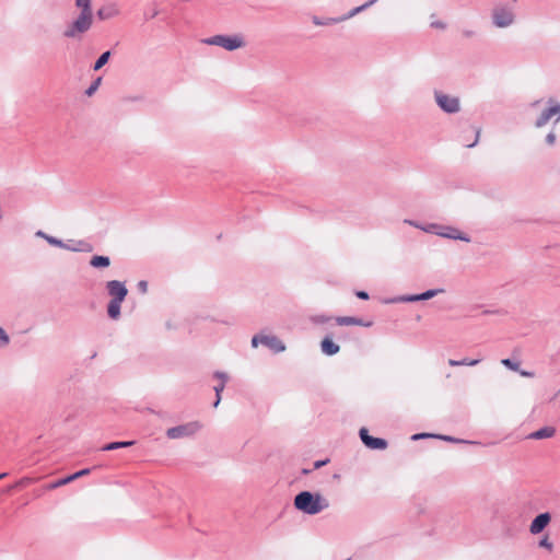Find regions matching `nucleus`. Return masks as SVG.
I'll use <instances>...</instances> for the list:
<instances>
[{
	"instance_id": "1",
	"label": "nucleus",
	"mask_w": 560,
	"mask_h": 560,
	"mask_svg": "<svg viewBox=\"0 0 560 560\" xmlns=\"http://www.w3.org/2000/svg\"><path fill=\"white\" fill-rule=\"evenodd\" d=\"M329 505L328 499L319 492L302 491L294 498L295 509L308 515H316L327 510Z\"/></svg>"
},
{
	"instance_id": "2",
	"label": "nucleus",
	"mask_w": 560,
	"mask_h": 560,
	"mask_svg": "<svg viewBox=\"0 0 560 560\" xmlns=\"http://www.w3.org/2000/svg\"><path fill=\"white\" fill-rule=\"evenodd\" d=\"M424 232L435 234L450 240H458L466 243H469L471 240L470 237L459 231L458 229L451 226V225H442L436 223H429L427 224V229H424Z\"/></svg>"
},
{
	"instance_id": "3",
	"label": "nucleus",
	"mask_w": 560,
	"mask_h": 560,
	"mask_svg": "<svg viewBox=\"0 0 560 560\" xmlns=\"http://www.w3.org/2000/svg\"><path fill=\"white\" fill-rule=\"evenodd\" d=\"M93 22V14L80 13L79 16L65 30L63 36L67 38H80L88 32Z\"/></svg>"
},
{
	"instance_id": "4",
	"label": "nucleus",
	"mask_w": 560,
	"mask_h": 560,
	"mask_svg": "<svg viewBox=\"0 0 560 560\" xmlns=\"http://www.w3.org/2000/svg\"><path fill=\"white\" fill-rule=\"evenodd\" d=\"M202 43L211 46H219L229 51H233L235 49L242 48L245 43L240 35H214L208 38H205Z\"/></svg>"
},
{
	"instance_id": "5",
	"label": "nucleus",
	"mask_w": 560,
	"mask_h": 560,
	"mask_svg": "<svg viewBox=\"0 0 560 560\" xmlns=\"http://www.w3.org/2000/svg\"><path fill=\"white\" fill-rule=\"evenodd\" d=\"M200 429L201 424L198 421H191L167 429L166 436L170 440L190 438L194 436Z\"/></svg>"
},
{
	"instance_id": "6",
	"label": "nucleus",
	"mask_w": 560,
	"mask_h": 560,
	"mask_svg": "<svg viewBox=\"0 0 560 560\" xmlns=\"http://www.w3.org/2000/svg\"><path fill=\"white\" fill-rule=\"evenodd\" d=\"M434 100L438 106L446 114H456L460 110V102L457 96L434 91Z\"/></svg>"
},
{
	"instance_id": "7",
	"label": "nucleus",
	"mask_w": 560,
	"mask_h": 560,
	"mask_svg": "<svg viewBox=\"0 0 560 560\" xmlns=\"http://www.w3.org/2000/svg\"><path fill=\"white\" fill-rule=\"evenodd\" d=\"M552 117H556L555 125L560 122V104L555 100L549 98L548 107L540 113V115L535 120L534 126L536 128H542Z\"/></svg>"
},
{
	"instance_id": "8",
	"label": "nucleus",
	"mask_w": 560,
	"mask_h": 560,
	"mask_svg": "<svg viewBox=\"0 0 560 560\" xmlns=\"http://www.w3.org/2000/svg\"><path fill=\"white\" fill-rule=\"evenodd\" d=\"M258 345H262L276 353L283 352L285 350V345L277 336L273 335H255L252 338V346L257 348Z\"/></svg>"
},
{
	"instance_id": "9",
	"label": "nucleus",
	"mask_w": 560,
	"mask_h": 560,
	"mask_svg": "<svg viewBox=\"0 0 560 560\" xmlns=\"http://www.w3.org/2000/svg\"><path fill=\"white\" fill-rule=\"evenodd\" d=\"M443 292H444L443 289H431V290H428L420 294H407V295L395 296L393 299L387 300L386 303H409V302L427 301V300H430Z\"/></svg>"
},
{
	"instance_id": "10",
	"label": "nucleus",
	"mask_w": 560,
	"mask_h": 560,
	"mask_svg": "<svg viewBox=\"0 0 560 560\" xmlns=\"http://www.w3.org/2000/svg\"><path fill=\"white\" fill-rule=\"evenodd\" d=\"M492 22L497 27H508L514 22V13L505 5L497 7L492 11Z\"/></svg>"
},
{
	"instance_id": "11",
	"label": "nucleus",
	"mask_w": 560,
	"mask_h": 560,
	"mask_svg": "<svg viewBox=\"0 0 560 560\" xmlns=\"http://www.w3.org/2000/svg\"><path fill=\"white\" fill-rule=\"evenodd\" d=\"M106 290L113 301H125L128 290L124 282L110 280L106 283Z\"/></svg>"
},
{
	"instance_id": "12",
	"label": "nucleus",
	"mask_w": 560,
	"mask_h": 560,
	"mask_svg": "<svg viewBox=\"0 0 560 560\" xmlns=\"http://www.w3.org/2000/svg\"><path fill=\"white\" fill-rule=\"evenodd\" d=\"M362 443L371 450H385L387 441L381 438H374L369 434L368 429L361 428L359 432Z\"/></svg>"
},
{
	"instance_id": "13",
	"label": "nucleus",
	"mask_w": 560,
	"mask_h": 560,
	"mask_svg": "<svg viewBox=\"0 0 560 560\" xmlns=\"http://www.w3.org/2000/svg\"><path fill=\"white\" fill-rule=\"evenodd\" d=\"M551 516L548 512L541 513L537 515L530 523L529 530L532 534L536 535L541 533L546 526L549 524Z\"/></svg>"
},
{
	"instance_id": "14",
	"label": "nucleus",
	"mask_w": 560,
	"mask_h": 560,
	"mask_svg": "<svg viewBox=\"0 0 560 560\" xmlns=\"http://www.w3.org/2000/svg\"><path fill=\"white\" fill-rule=\"evenodd\" d=\"M213 377L220 381V383L213 387L217 397L213 407L217 408L221 401V393L224 390L225 383L229 381V375L225 372L217 371L213 373Z\"/></svg>"
},
{
	"instance_id": "15",
	"label": "nucleus",
	"mask_w": 560,
	"mask_h": 560,
	"mask_svg": "<svg viewBox=\"0 0 560 560\" xmlns=\"http://www.w3.org/2000/svg\"><path fill=\"white\" fill-rule=\"evenodd\" d=\"M336 323L340 326H363V327H371L373 323L371 320L364 322L363 319L359 317L353 316H338L335 318Z\"/></svg>"
},
{
	"instance_id": "16",
	"label": "nucleus",
	"mask_w": 560,
	"mask_h": 560,
	"mask_svg": "<svg viewBox=\"0 0 560 560\" xmlns=\"http://www.w3.org/2000/svg\"><path fill=\"white\" fill-rule=\"evenodd\" d=\"M35 236L45 240L51 246L59 247V248H62V249H65V247H68V243H66L62 240L57 238V237H55L52 235H49V234L45 233L42 230H38L35 233Z\"/></svg>"
},
{
	"instance_id": "17",
	"label": "nucleus",
	"mask_w": 560,
	"mask_h": 560,
	"mask_svg": "<svg viewBox=\"0 0 560 560\" xmlns=\"http://www.w3.org/2000/svg\"><path fill=\"white\" fill-rule=\"evenodd\" d=\"M320 350L326 355H335L339 352L340 347L330 337H325L320 342Z\"/></svg>"
},
{
	"instance_id": "18",
	"label": "nucleus",
	"mask_w": 560,
	"mask_h": 560,
	"mask_svg": "<svg viewBox=\"0 0 560 560\" xmlns=\"http://www.w3.org/2000/svg\"><path fill=\"white\" fill-rule=\"evenodd\" d=\"M100 20H108L119 14V10L115 3L107 4L97 11Z\"/></svg>"
},
{
	"instance_id": "19",
	"label": "nucleus",
	"mask_w": 560,
	"mask_h": 560,
	"mask_svg": "<svg viewBox=\"0 0 560 560\" xmlns=\"http://www.w3.org/2000/svg\"><path fill=\"white\" fill-rule=\"evenodd\" d=\"M556 433V429L553 427H544L537 431L532 432L528 435V439L533 440H542L552 438Z\"/></svg>"
},
{
	"instance_id": "20",
	"label": "nucleus",
	"mask_w": 560,
	"mask_h": 560,
	"mask_svg": "<svg viewBox=\"0 0 560 560\" xmlns=\"http://www.w3.org/2000/svg\"><path fill=\"white\" fill-rule=\"evenodd\" d=\"M377 0H369L368 2L363 3L362 5L360 7H357V8H353L351 11H349L346 15H343L342 18L340 19H337V20H332L334 22H341V21H346L348 19H351L353 18L354 15L359 14L360 12L366 10L368 8H370L371 5H373Z\"/></svg>"
},
{
	"instance_id": "21",
	"label": "nucleus",
	"mask_w": 560,
	"mask_h": 560,
	"mask_svg": "<svg viewBox=\"0 0 560 560\" xmlns=\"http://www.w3.org/2000/svg\"><path fill=\"white\" fill-rule=\"evenodd\" d=\"M70 243H73V247H70V244L68 243V247H65V249L70 252H92L93 247L86 243L85 241H69Z\"/></svg>"
},
{
	"instance_id": "22",
	"label": "nucleus",
	"mask_w": 560,
	"mask_h": 560,
	"mask_svg": "<svg viewBox=\"0 0 560 560\" xmlns=\"http://www.w3.org/2000/svg\"><path fill=\"white\" fill-rule=\"evenodd\" d=\"M124 301L110 300L107 305V314L112 319H118L120 316V307Z\"/></svg>"
},
{
	"instance_id": "23",
	"label": "nucleus",
	"mask_w": 560,
	"mask_h": 560,
	"mask_svg": "<svg viewBox=\"0 0 560 560\" xmlns=\"http://www.w3.org/2000/svg\"><path fill=\"white\" fill-rule=\"evenodd\" d=\"M90 265L94 268H105L110 265V259L107 256H93L90 260Z\"/></svg>"
},
{
	"instance_id": "24",
	"label": "nucleus",
	"mask_w": 560,
	"mask_h": 560,
	"mask_svg": "<svg viewBox=\"0 0 560 560\" xmlns=\"http://www.w3.org/2000/svg\"><path fill=\"white\" fill-rule=\"evenodd\" d=\"M135 444V441H121V442H112L102 447V451H115L122 447H129Z\"/></svg>"
},
{
	"instance_id": "25",
	"label": "nucleus",
	"mask_w": 560,
	"mask_h": 560,
	"mask_svg": "<svg viewBox=\"0 0 560 560\" xmlns=\"http://www.w3.org/2000/svg\"><path fill=\"white\" fill-rule=\"evenodd\" d=\"M109 57H110V51L107 50L105 52H103L98 58L97 60L95 61L94 66H93V70L94 71H97L100 70L102 67H104L108 60H109Z\"/></svg>"
},
{
	"instance_id": "26",
	"label": "nucleus",
	"mask_w": 560,
	"mask_h": 560,
	"mask_svg": "<svg viewBox=\"0 0 560 560\" xmlns=\"http://www.w3.org/2000/svg\"><path fill=\"white\" fill-rule=\"evenodd\" d=\"M75 5L81 9V13L92 14L91 0H75Z\"/></svg>"
},
{
	"instance_id": "27",
	"label": "nucleus",
	"mask_w": 560,
	"mask_h": 560,
	"mask_svg": "<svg viewBox=\"0 0 560 560\" xmlns=\"http://www.w3.org/2000/svg\"><path fill=\"white\" fill-rule=\"evenodd\" d=\"M101 83H102V78L101 77L96 78L92 82V84L86 89L85 94L88 96H92L97 91V89L100 88Z\"/></svg>"
},
{
	"instance_id": "28",
	"label": "nucleus",
	"mask_w": 560,
	"mask_h": 560,
	"mask_svg": "<svg viewBox=\"0 0 560 560\" xmlns=\"http://www.w3.org/2000/svg\"><path fill=\"white\" fill-rule=\"evenodd\" d=\"M436 439H440V440H443V441H446V442H452V443H469V444H474L475 443V442H471V441L456 439V438H453V436H450V435H443V434H436Z\"/></svg>"
},
{
	"instance_id": "29",
	"label": "nucleus",
	"mask_w": 560,
	"mask_h": 560,
	"mask_svg": "<svg viewBox=\"0 0 560 560\" xmlns=\"http://www.w3.org/2000/svg\"><path fill=\"white\" fill-rule=\"evenodd\" d=\"M557 141V136L553 130H550L547 136L545 137V142L548 147H553Z\"/></svg>"
},
{
	"instance_id": "30",
	"label": "nucleus",
	"mask_w": 560,
	"mask_h": 560,
	"mask_svg": "<svg viewBox=\"0 0 560 560\" xmlns=\"http://www.w3.org/2000/svg\"><path fill=\"white\" fill-rule=\"evenodd\" d=\"M501 363L512 371H518L520 364L517 362L512 361L511 359H503L501 360Z\"/></svg>"
},
{
	"instance_id": "31",
	"label": "nucleus",
	"mask_w": 560,
	"mask_h": 560,
	"mask_svg": "<svg viewBox=\"0 0 560 560\" xmlns=\"http://www.w3.org/2000/svg\"><path fill=\"white\" fill-rule=\"evenodd\" d=\"M73 480H74V479H73V476H72V475H70V476H68V477H66V478H62V479L58 480L57 482H55V483L50 485V486H49V488H50V489H54V488H57V487H59V486L67 485V483L71 482V481H73Z\"/></svg>"
},
{
	"instance_id": "32",
	"label": "nucleus",
	"mask_w": 560,
	"mask_h": 560,
	"mask_svg": "<svg viewBox=\"0 0 560 560\" xmlns=\"http://www.w3.org/2000/svg\"><path fill=\"white\" fill-rule=\"evenodd\" d=\"M10 341V338L8 336V334L5 332V330L0 327V347H4L9 343Z\"/></svg>"
},
{
	"instance_id": "33",
	"label": "nucleus",
	"mask_w": 560,
	"mask_h": 560,
	"mask_svg": "<svg viewBox=\"0 0 560 560\" xmlns=\"http://www.w3.org/2000/svg\"><path fill=\"white\" fill-rule=\"evenodd\" d=\"M538 545H539V547H541V548H546V549H548V550H552V548H553V545H552V542L549 540L548 536H545L544 538H541V539L539 540V544H538Z\"/></svg>"
},
{
	"instance_id": "34",
	"label": "nucleus",
	"mask_w": 560,
	"mask_h": 560,
	"mask_svg": "<svg viewBox=\"0 0 560 560\" xmlns=\"http://www.w3.org/2000/svg\"><path fill=\"white\" fill-rule=\"evenodd\" d=\"M430 438H434L436 439V434H432V433H416L411 436V439L413 441H418V440H422V439H430Z\"/></svg>"
},
{
	"instance_id": "35",
	"label": "nucleus",
	"mask_w": 560,
	"mask_h": 560,
	"mask_svg": "<svg viewBox=\"0 0 560 560\" xmlns=\"http://www.w3.org/2000/svg\"><path fill=\"white\" fill-rule=\"evenodd\" d=\"M328 320H330V317L325 315H315L312 317V322L315 324H324L327 323Z\"/></svg>"
},
{
	"instance_id": "36",
	"label": "nucleus",
	"mask_w": 560,
	"mask_h": 560,
	"mask_svg": "<svg viewBox=\"0 0 560 560\" xmlns=\"http://www.w3.org/2000/svg\"><path fill=\"white\" fill-rule=\"evenodd\" d=\"M404 222H405L406 224H409V225H411V226H413V228H416V229H419V230H421V231H423V232H424V229H427V224H420V223H419V222H417V221H412V220H408V219H406V220H404Z\"/></svg>"
},
{
	"instance_id": "37",
	"label": "nucleus",
	"mask_w": 560,
	"mask_h": 560,
	"mask_svg": "<svg viewBox=\"0 0 560 560\" xmlns=\"http://www.w3.org/2000/svg\"><path fill=\"white\" fill-rule=\"evenodd\" d=\"M137 289L140 293L145 294L148 292V282L145 280L139 281Z\"/></svg>"
},
{
	"instance_id": "38",
	"label": "nucleus",
	"mask_w": 560,
	"mask_h": 560,
	"mask_svg": "<svg viewBox=\"0 0 560 560\" xmlns=\"http://www.w3.org/2000/svg\"><path fill=\"white\" fill-rule=\"evenodd\" d=\"M480 362V359L469 360L463 359L460 360V365L475 366Z\"/></svg>"
},
{
	"instance_id": "39",
	"label": "nucleus",
	"mask_w": 560,
	"mask_h": 560,
	"mask_svg": "<svg viewBox=\"0 0 560 560\" xmlns=\"http://www.w3.org/2000/svg\"><path fill=\"white\" fill-rule=\"evenodd\" d=\"M331 20H332V19H330V20H328V21L324 22V21L319 20L317 16H314V18H313V23H314L315 25H327V24H329V23H335V22H334V21H331Z\"/></svg>"
},
{
	"instance_id": "40",
	"label": "nucleus",
	"mask_w": 560,
	"mask_h": 560,
	"mask_svg": "<svg viewBox=\"0 0 560 560\" xmlns=\"http://www.w3.org/2000/svg\"><path fill=\"white\" fill-rule=\"evenodd\" d=\"M89 472H90V469H89V468H85V469H82V470H80V471H77V472L72 474V476H73V479L75 480L77 478L82 477V476H85V475H88Z\"/></svg>"
},
{
	"instance_id": "41",
	"label": "nucleus",
	"mask_w": 560,
	"mask_h": 560,
	"mask_svg": "<svg viewBox=\"0 0 560 560\" xmlns=\"http://www.w3.org/2000/svg\"><path fill=\"white\" fill-rule=\"evenodd\" d=\"M431 26L433 28L444 30L446 27V24L441 21H436V22H431Z\"/></svg>"
},
{
	"instance_id": "42",
	"label": "nucleus",
	"mask_w": 560,
	"mask_h": 560,
	"mask_svg": "<svg viewBox=\"0 0 560 560\" xmlns=\"http://www.w3.org/2000/svg\"><path fill=\"white\" fill-rule=\"evenodd\" d=\"M355 295L361 299V300H368L369 299V293L365 292V291H357L355 292Z\"/></svg>"
},
{
	"instance_id": "43",
	"label": "nucleus",
	"mask_w": 560,
	"mask_h": 560,
	"mask_svg": "<svg viewBox=\"0 0 560 560\" xmlns=\"http://www.w3.org/2000/svg\"><path fill=\"white\" fill-rule=\"evenodd\" d=\"M479 135H480V130H478V129H477V130H476V138H475L474 142H471V143L467 144V148H474V147L478 143V141H479Z\"/></svg>"
},
{
	"instance_id": "44",
	"label": "nucleus",
	"mask_w": 560,
	"mask_h": 560,
	"mask_svg": "<svg viewBox=\"0 0 560 560\" xmlns=\"http://www.w3.org/2000/svg\"><path fill=\"white\" fill-rule=\"evenodd\" d=\"M448 364H450L451 366H462V365H460V360L450 359V360H448Z\"/></svg>"
},
{
	"instance_id": "45",
	"label": "nucleus",
	"mask_w": 560,
	"mask_h": 560,
	"mask_svg": "<svg viewBox=\"0 0 560 560\" xmlns=\"http://www.w3.org/2000/svg\"><path fill=\"white\" fill-rule=\"evenodd\" d=\"M326 463H327V460L315 462L314 467L315 468H319V467L324 466Z\"/></svg>"
},
{
	"instance_id": "46",
	"label": "nucleus",
	"mask_w": 560,
	"mask_h": 560,
	"mask_svg": "<svg viewBox=\"0 0 560 560\" xmlns=\"http://www.w3.org/2000/svg\"><path fill=\"white\" fill-rule=\"evenodd\" d=\"M463 34L466 37H471V36H474L475 33L472 31H464Z\"/></svg>"
},
{
	"instance_id": "47",
	"label": "nucleus",
	"mask_w": 560,
	"mask_h": 560,
	"mask_svg": "<svg viewBox=\"0 0 560 560\" xmlns=\"http://www.w3.org/2000/svg\"><path fill=\"white\" fill-rule=\"evenodd\" d=\"M521 375H523V376H530L532 374L529 372L522 371Z\"/></svg>"
},
{
	"instance_id": "48",
	"label": "nucleus",
	"mask_w": 560,
	"mask_h": 560,
	"mask_svg": "<svg viewBox=\"0 0 560 560\" xmlns=\"http://www.w3.org/2000/svg\"><path fill=\"white\" fill-rule=\"evenodd\" d=\"M7 476L5 472L0 474V480L3 479Z\"/></svg>"
},
{
	"instance_id": "49",
	"label": "nucleus",
	"mask_w": 560,
	"mask_h": 560,
	"mask_svg": "<svg viewBox=\"0 0 560 560\" xmlns=\"http://www.w3.org/2000/svg\"><path fill=\"white\" fill-rule=\"evenodd\" d=\"M158 15V11L152 12V18Z\"/></svg>"
},
{
	"instance_id": "50",
	"label": "nucleus",
	"mask_w": 560,
	"mask_h": 560,
	"mask_svg": "<svg viewBox=\"0 0 560 560\" xmlns=\"http://www.w3.org/2000/svg\"><path fill=\"white\" fill-rule=\"evenodd\" d=\"M346 560H350V559H346Z\"/></svg>"
}]
</instances>
